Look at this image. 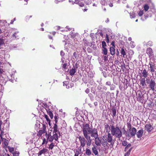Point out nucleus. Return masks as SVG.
<instances>
[{
    "label": "nucleus",
    "instance_id": "obj_64",
    "mask_svg": "<svg viewBox=\"0 0 156 156\" xmlns=\"http://www.w3.org/2000/svg\"><path fill=\"white\" fill-rule=\"evenodd\" d=\"M48 37L50 39H52V37L51 36L48 35Z\"/></svg>",
    "mask_w": 156,
    "mask_h": 156
},
{
    "label": "nucleus",
    "instance_id": "obj_31",
    "mask_svg": "<svg viewBox=\"0 0 156 156\" xmlns=\"http://www.w3.org/2000/svg\"><path fill=\"white\" fill-rule=\"evenodd\" d=\"M102 51L103 54L105 55L107 54V50L105 48H103Z\"/></svg>",
    "mask_w": 156,
    "mask_h": 156
},
{
    "label": "nucleus",
    "instance_id": "obj_50",
    "mask_svg": "<svg viewBox=\"0 0 156 156\" xmlns=\"http://www.w3.org/2000/svg\"><path fill=\"white\" fill-rule=\"evenodd\" d=\"M85 92L87 94H88L90 92V89L89 88H87L86 90H85Z\"/></svg>",
    "mask_w": 156,
    "mask_h": 156
},
{
    "label": "nucleus",
    "instance_id": "obj_18",
    "mask_svg": "<svg viewBox=\"0 0 156 156\" xmlns=\"http://www.w3.org/2000/svg\"><path fill=\"white\" fill-rule=\"evenodd\" d=\"M58 131V130L57 125L56 123H55L53 127V133L54 134V133H57Z\"/></svg>",
    "mask_w": 156,
    "mask_h": 156
},
{
    "label": "nucleus",
    "instance_id": "obj_23",
    "mask_svg": "<svg viewBox=\"0 0 156 156\" xmlns=\"http://www.w3.org/2000/svg\"><path fill=\"white\" fill-rule=\"evenodd\" d=\"M63 86H66L67 89H69L70 87L69 82L68 81H65L63 82Z\"/></svg>",
    "mask_w": 156,
    "mask_h": 156
},
{
    "label": "nucleus",
    "instance_id": "obj_36",
    "mask_svg": "<svg viewBox=\"0 0 156 156\" xmlns=\"http://www.w3.org/2000/svg\"><path fill=\"white\" fill-rule=\"evenodd\" d=\"M122 145L123 146H125V147H126V146L127 145V144H128L127 142V141L126 140H124V141H122Z\"/></svg>",
    "mask_w": 156,
    "mask_h": 156
},
{
    "label": "nucleus",
    "instance_id": "obj_4",
    "mask_svg": "<svg viewBox=\"0 0 156 156\" xmlns=\"http://www.w3.org/2000/svg\"><path fill=\"white\" fill-rule=\"evenodd\" d=\"M131 144H128L126 146V147L124 149V151L126 152L127 150L129 149V150L126 152L124 154V156H129L130 154V152L133 148V147H131Z\"/></svg>",
    "mask_w": 156,
    "mask_h": 156
},
{
    "label": "nucleus",
    "instance_id": "obj_30",
    "mask_svg": "<svg viewBox=\"0 0 156 156\" xmlns=\"http://www.w3.org/2000/svg\"><path fill=\"white\" fill-rule=\"evenodd\" d=\"M86 154L88 155H90L91 154V152L90 150L89 149H86Z\"/></svg>",
    "mask_w": 156,
    "mask_h": 156
},
{
    "label": "nucleus",
    "instance_id": "obj_51",
    "mask_svg": "<svg viewBox=\"0 0 156 156\" xmlns=\"http://www.w3.org/2000/svg\"><path fill=\"white\" fill-rule=\"evenodd\" d=\"M146 83L147 84H149V81H150V79L149 78V77H148V78H147L146 79Z\"/></svg>",
    "mask_w": 156,
    "mask_h": 156
},
{
    "label": "nucleus",
    "instance_id": "obj_27",
    "mask_svg": "<svg viewBox=\"0 0 156 156\" xmlns=\"http://www.w3.org/2000/svg\"><path fill=\"white\" fill-rule=\"evenodd\" d=\"M44 117L46 119L47 122H48V124H49V125L50 126L51 125V124H50L51 121H50V119H49V118L48 117V115H46L45 114L44 115Z\"/></svg>",
    "mask_w": 156,
    "mask_h": 156
},
{
    "label": "nucleus",
    "instance_id": "obj_60",
    "mask_svg": "<svg viewBox=\"0 0 156 156\" xmlns=\"http://www.w3.org/2000/svg\"><path fill=\"white\" fill-rule=\"evenodd\" d=\"M60 54L61 55L63 56L64 55V53L62 51H61L60 52Z\"/></svg>",
    "mask_w": 156,
    "mask_h": 156
},
{
    "label": "nucleus",
    "instance_id": "obj_38",
    "mask_svg": "<svg viewBox=\"0 0 156 156\" xmlns=\"http://www.w3.org/2000/svg\"><path fill=\"white\" fill-rule=\"evenodd\" d=\"M13 156H19V152L17 151H16L15 152L12 153Z\"/></svg>",
    "mask_w": 156,
    "mask_h": 156
},
{
    "label": "nucleus",
    "instance_id": "obj_29",
    "mask_svg": "<svg viewBox=\"0 0 156 156\" xmlns=\"http://www.w3.org/2000/svg\"><path fill=\"white\" fill-rule=\"evenodd\" d=\"M127 127L129 129V131H130L131 129H132L131 128L132 126L130 122H127Z\"/></svg>",
    "mask_w": 156,
    "mask_h": 156
},
{
    "label": "nucleus",
    "instance_id": "obj_46",
    "mask_svg": "<svg viewBox=\"0 0 156 156\" xmlns=\"http://www.w3.org/2000/svg\"><path fill=\"white\" fill-rule=\"evenodd\" d=\"M143 13H144L143 11H141L139 12L138 13V15L139 16H141L143 15Z\"/></svg>",
    "mask_w": 156,
    "mask_h": 156
},
{
    "label": "nucleus",
    "instance_id": "obj_9",
    "mask_svg": "<svg viewBox=\"0 0 156 156\" xmlns=\"http://www.w3.org/2000/svg\"><path fill=\"white\" fill-rule=\"evenodd\" d=\"M145 129L148 132H150L153 129V128L150 124H147L145 126Z\"/></svg>",
    "mask_w": 156,
    "mask_h": 156
},
{
    "label": "nucleus",
    "instance_id": "obj_20",
    "mask_svg": "<svg viewBox=\"0 0 156 156\" xmlns=\"http://www.w3.org/2000/svg\"><path fill=\"white\" fill-rule=\"evenodd\" d=\"M115 47H111L110 48V52L111 54L112 55H114L115 54Z\"/></svg>",
    "mask_w": 156,
    "mask_h": 156
},
{
    "label": "nucleus",
    "instance_id": "obj_43",
    "mask_svg": "<svg viewBox=\"0 0 156 156\" xmlns=\"http://www.w3.org/2000/svg\"><path fill=\"white\" fill-rule=\"evenodd\" d=\"M102 45L103 48H105V47L106 46V43L104 41L102 42Z\"/></svg>",
    "mask_w": 156,
    "mask_h": 156
},
{
    "label": "nucleus",
    "instance_id": "obj_56",
    "mask_svg": "<svg viewBox=\"0 0 156 156\" xmlns=\"http://www.w3.org/2000/svg\"><path fill=\"white\" fill-rule=\"evenodd\" d=\"M2 154H4V156H10L9 154H6L5 153H3Z\"/></svg>",
    "mask_w": 156,
    "mask_h": 156
},
{
    "label": "nucleus",
    "instance_id": "obj_6",
    "mask_svg": "<svg viewBox=\"0 0 156 156\" xmlns=\"http://www.w3.org/2000/svg\"><path fill=\"white\" fill-rule=\"evenodd\" d=\"M150 88L153 91H154L156 83L154 80L151 79L149 83Z\"/></svg>",
    "mask_w": 156,
    "mask_h": 156
},
{
    "label": "nucleus",
    "instance_id": "obj_47",
    "mask_svg": "<svg viewBox=\"0 0 156 156\" xmlns=\"http://www.w3.org/2000/svg\"><path fill=\"white\" fill-rule=\"evenodd\" d=\"M105 128L106 129H110V127L109 125L107 124L106 125H105Z\"/></svg>",
    "mask_w": 156,
    "mask_h": 156
},
{
    "label": "nucleus",
    "instance_id": "obj_26",
    "mask_svg": "<svg viewBox=\"0 0 156 156\" xmlns=\"http://www.w3.org/2000/svg\"><path fill=\"white\" fill-rule=\"evenodd\" d=\"M47 112L48 114L50 116L51 119H52L53 118V114L52 113V112H51V111L49 110H48L47 111Z\"/></svg>",
    "mask_w": 156,
    "mask_h": 156
},
{
    "label": "nucleus",
    "instance_id": "obj_34",
    "mask_svg": "<svg viewBox=\"0 0 156 156\" xmlns=\"http://www.w3.org/2000/svg\"><path fill=\"white\" fill-rule=\"evenodd\" d=\"M9 150V151L11 153H12L14 151V148L12 147H11L10 146H8V147Z\"/></svg>",
    "mask_w": 156,
    "mask_h": 156
},
{
    "label": "nucleus",
    "instance_id": "obj_37",
    "mask_svg": "<svg viewBox=\"0 0 156 156\" xmlns=\"http://www.w3.org/2000/svg\"><path fill=\"white\" fill-rule=\"evenodd\" d=\"M46 126L44 124H43L42 125V127L41 128V130H43L45 133L46 132Z\"/></svg>",
    "mask_w": 156,
    "mask_h": 156
},
{
    "label": "nucleus",
    "instance_id": "obj_32",
    "mask_svg": "<svg viewBox=\"0 0 156 156\" xmlns=\"http://www.w3.org/2000/svg\"><path fill=\"white\" fill-rule=\"evenodd\" d=\"M48 141V140L47 139L46 140L45 138H44L43 140V142L42 143V145H43L44 144H47Z\"/></svg>",
    "mask_w": 156,
    "mask_h": 156
},
{
    "label": "nucleus",
    "instance_id": "obj_11",
    "mask_svg": "<svg viewBox=\"0 0 156 156\" xmlns=\"http://www.w3.org/2000/svg\"><path fill=\"white\" fill-rule=\"evenodd\" d=\"M150 71L151 73L155 72V66L154 64L152 62H150L149 63Z\"/></svg>",
    "mask_w": 156,
    "mask_h": 156
},
{
    "label": "nucleus",
    "instance_id": "obj_45",
    "mask_svg": "<svg viewBox=\"0 0 156 156\" xmlns=\"http://www.w3.org/2000/svg\"><path fill=\"white\" fill-rule=\"evenodd\" d=\"M54 118H55V123H56H56H57V122H58V118H57V116L56 115L54 117Z\"/></svg>",
    "mask_w": 156,
    "mask_h": 156
},
{
    "label": "nucleus",
    "instance_id": "obj_48",
    "mask_svg": "<svg viewBox=\"0 0 156 156\" xmlns=\"http://www.w3.org/2000/svg\"><path fill=\"white\" fill-rule=\"evenodd\" d=\"M108 60V57L106 55L104 56V60L105 61H107Z\"/></svg>",
    "mask_w": 156,
    "mask_h": 156
},
{
    "label": "nucleus",
    "instance_id": "obj_52",
    "mask_svg": "<svg viewBox=\"0 0 156 156\" xmlns=\"http://www.w3.org/2000/svg\"><path fill=\"white\" fill-rule=\"evenodd\" d=\"M106 84L107 85L110 86L111 85V82L110 81H108L106 82Z\"/></svg>",
    "mask_w": 156,
    "mask_h": 156
},
{
    "label": "nucleus",
    "instance_id": "obj_1",
    "mask_svg": "<svg viewBox=\"0 0 156 156\" xmlns=\"http://www.w3.org/2000/svg\"><path fill=\"white\" fill-rule=\"evenodd\" d=\"M92 129L90 127L88 124L86 123L84 125L82 129L84 136H79L78 137L80 144V147H84L86 143L87 147L91 145L92 141L90 136L88 135L90 134Z\"/></svg>",
    "mask_w": 156,
    "mask_h": 156
},
{
    "label": "nucleus",
    "instance_id": "obj_42",
    "mask_svg": "<svg viewBox=\"0 0 156 156\" xmlns=\"http://www.w3.org/2000/svg\"><path fill=\"white\" fill-rule=\"evenodd\" d=\"M67 66V64L66 63H64L63 64L62 66V69L64 70L66 69L67 68L66 66Z\"/></svg>",
    "mask_w": 156,
    "mask_h": 156
},
{
    "label": "nucleus",
    "instance_id": "obj_12",
    "mask_svg": "<svg viewBox=\"0 0 156 156\" xmlns=\"http://www.w3.org/2000/svg\"><path fill=\"white\" fill-rule=\"evenodd\" d=\"M144 130L143 129L139 130L137 133L136 132V134L137 137L139 138H141L142 136Z\"/></svg>",
    "mask_w": 156,
    "mask_h": 156
},
{
    "label": "nucleus",
    "instance_id": "obj_2",
    "mask_svg": "<svg viewBox=\"0 0 156 156\" xmlns=\"http://www.w3.org/2000/svg\"><path fill=\"white\" fill-rule=\"evenodd\" d=\"M98 136L94 138L95 143L97 146H100L101 144L103 146L105 147L107 146L108 143H110V146L113 147L115 140L112 139V136L109 133H108L107 136H103L101 139Z\"/></svg>",
    "mask_w": 156,
    "mask_h": 156
},
{
    "label": "nucleus",
    "instance_id": "obj_19",
    "mask_svg": "<svg viewBox=\"0 0 156 156\" xmlns=\"http://www.w3.org/2000/svg\"><path fill=\"white\" fill-rule=\"evenodd\" d=\"M92 150L94 154L95 155L98 154V152L97 150V148L95 146H94L92 148Z\"/></svg>",
    "mask_w": 156,
    "mask_h": 156
},
{
    "label": "nucleus",
    "instance_id": "obj_49",
    "mask_svg": "<svg viewBox=\"0 0 156 156\" xmlns=\"http://www.w3.org/2000/svg\"><path fill=\"white\" fill-rule=\"evenodd\" d=\"M111 44L113 46V47L115 48V43L114 41H113L112 42Z\"/></svg>",
    "mask_w": 156,
    "mask_h": 156
},
{
    "label": "nucleus",
    "instance_id": "obj_55",
    "mask_svg": "<svg viewBox=\"0 0 156 156\" xmlns=\"http://www.w3.org/2000/svg\"><path fill=\"white\" fill-rule=\"evenodd\" d=\"M99 34H100V35L102 37H103V34L102 32L101 31L100 32H99Z\"/></svg>",
    "mask_w": 156,
    "mask_h": 156
},
{
    "label": "nucleus",
    "instance_id": "obj_24",
    "mask_svg": "<svg viewBox=\"0 0 156 156\" xmlns=\"http://www.w3.org/2000/svg\"><path fill=\"white\" fill-rule=\"evenodd\" d=\"M121 53L122 56L123 57H125V56L126 55V53L124 49L123 48H121Z\"/></svg>",
    "mask_w": 156,
    "mask_h": 156
},
{
    "label": "nucleus",
    "instance_id": "obj_33",
    "mask_svg": "<svg viewBox=\"0 0 156 156\" xmlns=\"http://www.w3.org/2000/svg\"><path fill=\"white\" fill-rule=\"evenodd\" d=\"M54 139V138L53 136H52L49 138L48 137L47 138L48 140V141L50 142H52Z\"/></svg>",
    "mask_w": 156,
    "mask_h": 156
},
{
    "label": "nucleus",
    "instance_id": "obj_8",
    "mask_svg": "<svg viewBox=\"0 0 156 156\" xmlns=\"http://www.w3.org/2000/svg\"><path fill=\"white\" fill-rule=\"evenodd\" d=\"M136 96L137 99L139 101H142V94L140 91L137 92L136 93Z\"/></svg>",
    "mask_w": 156,
    "mask_h": 156
},
{
    "label": "nucleus",
    "instance_id": "obj_3",
    "mask_svg": "<svg viewBox=\"0 0 156 156\" xmlns=\"http://www.w3.org/2000/svg\"><path fill=\"white\" fill-rule=\"evenodd\" d=\"M111 135L115 136L116 138H120L122 136V132L118 126L115 127L113 125L111 126Z\"/></svg>",
    "mask_w": 156,
    "mask_h": 156
},
{
    "label": "nucleus",
    "instance_id": "obj_59",
    "mask_svg": "<svg viewBox=\"0 0 156 156\" xmlns=\"http://www.w3.org/2000/svg\"><path fill=\"white\" fill-rule=\"evenodd\" d=\"M79 5L81 7H83L84 6V4L82 3H80L79 4Z\"/></svg>",
    "mask_w": 156,
    "mask_h": 156
},
{
    "label": "nucleus",
    "instance_id": "obj_25",
    "mask_svg": "<svg viewBox=\"0 0 156 156\" xmlns=\"http://www.w3.org/2000/svg\"><path fill=\"white\" fill-rule=\"evenodd\" d=\"M45 133L44 132L41 130H39L38 132L37 135L39 137H40L42 136L43 134Z\"/></svg>",
    "mask_w": 156,
    "mask_h": 156
},
{
    "label": "nucleus",
    "instance_id": "obj_57",
    "mask_svg": "<svg viewBox=\"0 0 156 156\" xmlns=\"http://www.w3.org/2000/svg\"><path fill=\"white\" fill-rule=\"evenodd\" d=\"M69 86H71L70 87H73L74 86V84L72 83H70V84H69Z\"/></svg>",
    "mask_w": 156,
    "mask_h": 156
},
{
    "label": "nucleus",
    "instance_id": "obj_62",
    "mask_svg": "<svg viewBox=\"0 0 156 156\" xmlns=\"http://www.w3.org/2000/svg\"><path fill=\"white\" fill-rule=\"evenodd\" d=\"M73 55L75 57H76V52H74L73 54Z\"/></svg>",
    "mask_w": 156,
    "mask_h": 156
},
{
    "label": "nucleus",
    "instance_id": "obj_58",
    "mask_svg": "<svg viewBox=\"0 0 156 156\" xmlns=\"http://www.w3.org/2000/svg\"><path fill=\"white\" fill-rule=\"evenodd\" d=\"M103 74L104 76L105 77H107V74H106V73L104 72Z\"/></svg>",
    "mask_w": 156,
    "mask_h": 156
},
{
    "label": "nucleus",
    "instance_id": "obj_15",
    "mask_svg": "<svg viewBox=\"0 0 156 156\" xmlns=\"http://www.w3.org/2000/svg\"><path fill=\"white\" fill-rule=\"evenodd\" d=\"M112 116L113 118L115 117L116 115V108L115 107H113L112 109Z\"/></svg>",
    "mask_w": 156,
    "mask_h": 156
},
{
    "label": "nucleus",
    "instance_id": "obj_10",
    "mask_svg": "<svg viewBox=\"0 0 156 156\" xmlns=\"http://www.w3.org/2000/svg\"><path fill=\"white\" fill-rule=\"evenodd\" d=\"M146 53L150 57H153V51L151 48H147L146 50Z\"/></svg>",
    "mask_w": 156,
    "mask_h": 156
},
{
    "label": "nucleus",
    "instance_id": "obj_61",
    "mask_svg": "<svg viewBox=\"0 0 156 156\" xmlns=\"http://www.w3.org/2000/svg\"><path fill=\"white\" fill-rule=\"evenodd\" d=\"M50 34H53L54 36L55 34H56V32H55V31H53L51 33H50Z\"/></svg>",
    "mask_w": 156,
    "mask_h": 156
},
{
    "label": "nucleus",
    "instance_id": "obj_5",
    "mask_svg": "<svg viewBox=\"0 0 156 156\" xmlns=\"http://www.w3.org/2000/svg\"><path fill=\"white\" fill-rule=\"evenodd\" d=\"M90 136L91 137H94V138L97 137V136H98L97 129L95 128L92 129L90 131Z\"/></svg>",
    "mask_w": 156,
    "mask_h": 156
},
{
    "label": "nucleus",
    "instance_id": "obj_35",
    "mask_svg": "<svg viewBox=\"0 0 156 156\" xmlns=\"http://www.w3.org/2000/svg\"><path fill=\"white\" fill-rule=\"evenodd\" d=\"M54 146L55 145L54 143H52L49 145V148L51 150L53 149Z\"/></svg>",
    "mask_w": 156,
    "mask_h": 156
},
{
    "label": "nucleus",
    "instance_id": "obj_16",
    "mask_svg": "<svg viewBox=\"0 0 156 156\" xmlns=\"http://www.w3.org/2000/svg\"><path fill=\"white\" fill-rule=\"evenodd\" d=\"M2 125V122H0V132H1V133H0V136L2 138V136L4 134V129H1V125Z\"/></svg>",
    "mask_w": 156,
    "mask_h": 156
},
{
    "label": "nucleus",
    "instance_id": "obj_53",
    "mask_svg": "<svg viewBox=\"0 0 156 156\" xmlns=\"http://www.w3.org/2000/svg\"><path fill=\"white\" fill-rule=\"evenodd\" d=\"M52 136L51 135V133H49L48 135H47V138H48V137L49 138L50 137Z\"/></svg>",
    "mask_w": 156,
    "mask_h": 156
},
{
    "label": "nucleus",
    "instance_id": "obj_14",
    "mask_svg": "<svg viewBox=\"0 0 156 156\" xmlns=\"http://www.w3.org/2000/svg\"><path fill=\"white\" fill-rule=\"evenodd\" d=\"M48 151V149L45 148H43L42 150L40 151L38 153V155H41L42 154H44L45 153L47 152Z\"/></svg>",
    "mask_w": 156,
    "mask_h": 156
},
{
    "label": "nucleus",
    "instance_id": "obj_44",
    "mask_svg": "<svg viewBox=\"0 0 156 156\" xmlns=\"http://www.w3.org/2000/svg\"><path fill=\"white\" fill-rule=\"evenodd\" d=\"M32 17V16H27L26 17V20H30V18Z\"/></svg>",
    "mask_w": 156,
    "mask_h": 156
},
{
    "label": "nucleus",
    "instance_id": "obj_40",
    "mask_svg": "<svg viewBox=\"0 0 156 156\" xmlns=\"http://www.w3.org/2000/svg\"><path fill=\"white\" fill-rule=\"evenodd\" d=\"M4 44V40L2 39H0V46Z\"/></svg>",
    "mask_w": 156,
    "mask_h": 156
},
{
    "label": "nucleus",
    "instance_id": "obj_41",
    "mask_svg": "<svg viewBox=\"0 0 156 156\" xmlns=\"http://www.w3.org/2000/svg\"><path fill=\"white\" fill-rule=\"evenodd\" d=\"M106 41L107 42V43H109V41L108 36V34H107L106 35Z\"/></svg>",
    "mask_w": 156,
    "mask_h": 156
},
{
    "label": "nucleus",
    "instance_id": "obj_28",
    "mask_svg": "<svg viewBox=\"0 0 156 156\" xmlns=\"http://www.w3.org/2000/svg\"><path fill=\"white\" fill-rule=\"evenodd\" d=\"M53 137L54 138V140H58V137L57 133H54L53 134Z\"/></svg>",
    "mask_w": 156,
    "mask_h": 156
},
{
    "label": "nucleus",
    "instance_id": "obj_7",
    "mask_svg": "<svg viewBox=\"0 0 156 156\" xmlns=\"http://www.w3.org/2000/svg\"><path fill=\"white\" fill-rule=\"evenodd\" d=\"M2 144L3 145V147L6 149V151H7L6 149L8 147L9 141L5 138H2Z\"/></svg>",
    "mask_w": 156,
    "mask_h": 156
},
{
    "label": "nucleus",
    "instance_id": "obj_21",
    "mask_svg": "<svg viewBox=\"0 0 156 156\" xmlns=\"http://www.w3.org/2000/svg\"><path fill=\"white\" fill-rule=\"evenodd\" d=\"M142 73L143 76L144 77V78H146L147 77L148 74L145 69H144L143 70V72Z\"/></svg>",
    "mask_w": 156,
    "mask_h": 156
},
{
    "label": "nucleus",
    "instance_id": "obj_17",
    "mask_svg": "<svg viewBox=\"0 0 156 156\" xmlns=\"http://www.w3.org/2000/svg\"><path fill=\"white\" fill-rule=\"evenodd\" d=\"M140 84L143 87L146 85L145 83V78H144L141 79L140 80Z\"/></svg>",
    "mask_w": 156,
    "mask_h": 156
},
{
    "label": "nucleus",
    "instance_id": "obj_39",
    "mask_svg": "<svg viewBox=\"0 0 156 156\" xmlns=\"http://www.w3.org/2000/svg\"><path fill=\"white\" fill-rule=\"evenodd\" d=\"M144 10L147 11L149 9V7L147 5L145 4L144 5Z\"/></svg>",
    "mask_w": 156,
    "mask_h": 156
},
{
    "label": "nucleus",
    "instance_id": "obj_54",
    "mask_svg": "<svg viewBox=\"0 0 156 156\" xmlns=\"http://www.w3.org/2000/svg\"><path fill=\"white\" fill-rule=\"evenodd\" d=\"M85 8L86 7V8L84 9L83 10V12H84L87 11V10L88 9L87 8V6L86 7L85 6Z\"/></svg>",
    "mask_w": 156,
    "mask_h": 156
},
{
    "label": "nucleus",
    "instance_id": "obj_13",
    "mask_svg": "<svg viewBox=\"0 0 156 156\" xmlns=\"http://www.w3.org/2000/svg\"><path fill=\"white\" fill-rule=\"evenodd\" d=\"M130 133L131 136L132 137L135 136L136 133V130L135 127H133L130 131Z\"/></svg>",
    "mask_w": 156,
    "mask_h": 156
},
{
    "label": "nucleus",
    "instance_id": "obj_22",
    "mask_svg": "<svg viewBox=\"0 0 156 156\" xmlns=\"http://www.w3.org/2000/svg\"><path fill=\"white\" fill-rule=\"evenodd\" d=\"M76 72V70L75 68H72L69 71L70 74L71 76L73 75Z\"/></svg>",
    "mask_w": 156,
    "mask_h": 156
},
{
    "label": "nucleus",
    "instance_id": "obj_63",
    "mask_svg": "<svg viewBox=\"0 0 156 156\" xmlns=\"http://www.w3.org/2000/svg\"><path fill=\"white\" fill-rule=\"evenodd\" d=\"M109 5L111 7H112L113 6V4L112 3H110L109 4Z\"/></svg>",
    "mask_w": 156,
    "mask_h": 156
}]
</instances>
